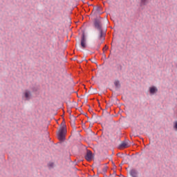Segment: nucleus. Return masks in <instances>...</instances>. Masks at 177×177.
<instances>
[{
    "mask_svg": "<svg viewBox=\"0 0 177 177\" xmlns=\"http://www.w3.org/2000/svg\"><path fill=\"white\" fill-rule=\"evenodd\" d=\"M130 175L132 177H138V171L135 169H132L130 171Z\"/></svg>",
    "mask_w": 177,
    "mask_h": 177,
    "instance_id": "obj_7",
    "label": "nucleus"
},
{
    "mask_svg": "<svg viewBox=\"0 0 177 177\" xmlns=\"http://www.w3.org/2000/svg\"><path fill=\"white\" fill-rule=\"evenodd\" d=\"M158 92V88H157V87L153 86L149 88V93H151V95H154V93H157Z\"/></svg>",
    "mask_w": 177,
    "mask_h": 177,
    "instance_id": "obj_5",
    "label": "nucleus"
},
{
    "mask_svg": "<svg viewBox=\"0 0 177 177\" xmlns=\"http://www.w3.org/2000/svg\"><path fill=\"white\" fill-rule=\"evenodd\" d=\"M109 177H111V175H110Z\"/></svg>",
    "mask_w": 177,
    "mask_h": 177,
    "instance_id": "obj_18",
    "label": "nucleus"
},
{
    "mask_svg": "<svg viewBox=\"0 0 177 177\" xmlns=\"http://www.w3.org/2000/svg\"><path fill=\"white\" fill-rule=\"evenodd\" d=\"M174 129H176V131H177V121H176V122H174Z\"/></svg>",
    "mask_w": 177,
    "mask_h": 177,
    "instance_id": "obj_12",
    "label": "nucleus"
},
{
    "mask_svg": "<svg viewBox=\"0 0 177 177\" xmlns=\"http://www.w3.org/2000/svg\"><path fill=\"white\" fill-rule=\"evenodd\" d=\"M30 91H26L25 92V97H26V100H30Z\"/></svg>",
    "mask_w": 177,
    "mask_h": 177,
    "instance_id": "obj_9",
    "label": "nucleus"
},
{
    "mask_svg": "<svg viewBox=\"0 0 177 177\" xmlns=\"http://www.w3.org/2000/svg\"><path fill=\"white\" fill-rule=\"evenodd\" d=\"M104 47H105V48H107V46H105Z\"/></svg>",
    "mask_w": 177,
    "mask_h": 177,
    "instance_id": "obj_17",
    "label": "nucleus"
},
{
    "mask_svg": "<svg viewBox=\"0 0 177 177\" xmlns=\"http://www.w3.org/2000/svg\"><path fill=\"white\" fill-rule=\"evenodd\" d=\"M85 160H86V161H92V160H93V153L89 149L86 150Z\"/></svg>",
    "mask_w": 177,
    "mask_h": 177,
    "instance_id": "obj_4",
    "label": "nucleus"
},
{
    "mask_svg": "<svg viewBox=\"0 0 177 177\" xmlns=\"http://www.w3.org/2000/svg\"><path fill=\"white\" fill-rule=\"evenodd\" d=\"M33 91H34L35 92H37V89H33Z\"/></svg>",
    "mask_w": 177,
    "mask_h": 177,
    "instance_id": "obj_14",
    "label": "nucleus"
},
{
    "mask_svg": "<svg viewBox=\"0 0 177 177\" xmlns=\"http://www.w3.org/2000/svg\"><path fill=\"white\" fill-rule=\"evenodd\" d=\"M66 135H67V126L64 122L61 124V127L57 133V138L60 142L66 140Z\"/></svg>",
    "mask_w": 177,
    "mask_h": 177,
    "instance_id": "obj_2",
    "label": "nucleus"
},
{
    "mask_svg": "<svg viewBox=\"0 0 177 177\" xmlns=\"http://www.w3.org/2000/svg\"><path fill=\"white\" fill-rule=\"evenodd\" d=\"M48 167H49V168H53V167H55V163H53V162H49L48 164Z\"/></svg>",
    "mask_w": 177,
    "mask_h": 177,
    "instance_id": "obj_11",
    "label": "nucleus"
},
{
    "mask_svg": "<svg viewBox=\"0 0 177 177\" xmlns=\"http://www.w3.org/2000/svg\"><path fill=\"white\" fill-rule=\"evenodd\" d=\"M80 45L83 49H85L86 48V37L85 36V33H82V37H81V41Z\"/></svg>",
    "mask_w": 177,
    "mask_h": 177,
    "instance_id": "obj_3",
    "label": "nucleus"
},
{
    "mask_svg": "<svg viewBox=\"0 0 177 177\" xmlns=\"http://www.w3.org/2000/svg\"><path fill=\"white\" fill-rule=\"evenodd\" d=\"M104 49H106V47H104V48H103V50H104Z\"/></svg>",
    "mask_w": 177,
    "mask_h": 177,
    "instance_id": "obj_16",
    "label": "nucleus"
},
{
    "mask_svg": "<svg viewBox=\"0 0 177 177\" xmlns=\"http://www.w3.org/2000/svg\"><path fill=\"white\" fill-rule=\"evenodd\" d=\"M148 0H141L140 1V6H145V5H146V3H147Z\"/></svg>",
    "mask_w": 177,
    "mask_h": 177,
    "instance_id": "obj_10",
    "label": "nucleus"
},
{
    "mask_svg": "<svg viewBox=\"0 0 177 177\" xmlns=\"http://www.w3.org/2000/svg\"><path fill=\"white\" fill-rule=\"evenodd\" d=\"M103 172H107V167H104L102 169Z\"/></svg>",
    "mask_w": 177,
    "mask_h": 177,
    "instance_id": "obj_13",
    "label": "nucleus"
},
{
    "mask_svg": "<svg viewBox=\"0 0 177 177\" xmlns=\"http://www.w3.org/2000/svg\"><path fill=\"white\" fill-rule=\"evenodd\" d=\"M98 48H100V44L98 45Z\"/></svg>",
    "mask_w": 177,
    "mask_h": 177,
    "instance_id": "obj_15",
    "label": "nucleus"
},
{
    "mask_svg": "<svg viewBox=\"0 0 177 177\" xmlns=\"http://www.w3.org/2000/svg\"><path fill=\"white\" fill-rule=\"evenodd\" d=\"M127 147H129V144L127 142H123L120 145L119 149H127Z\"/></svg>",
    "mask_w": 177,
    "mask_h": 177,
    "instance_id": "obj_6",
    "label": "nucleus"
},
{
    "mask_svg": "<svg viewBox=\"0 0 177 177\" xmlns=\"http://www.w3.org/2000/svg\"><path fill=\"white\" fill-rule=\"evenodd\" d=\"M114 85L116 89H120V88H121V84L120 83V80H115L114 82Z\"/></svg>",
    "mask_w": 177,
    "mask_h": 177,
    "instance_id": "obj_8",
    "label": "nucleus"
},
{
    "mask_svg": "<svg viewBox=\"0 0 177 177\" xmlns=\"http://www.w3.org/2000/svg\"><path fill=\"white\" fill-rule=\"evenodd\" d=\"M94 27L100 32L99 39L104 41V39H106V31L103 30V24H102V21L99 19H95L94 20Z\"/></svg>",
    "mask_w": 177,
    "mask_h": 177,
    "instance_id": "obj_1",
    "label": "nucleus"
}]
</instances>
